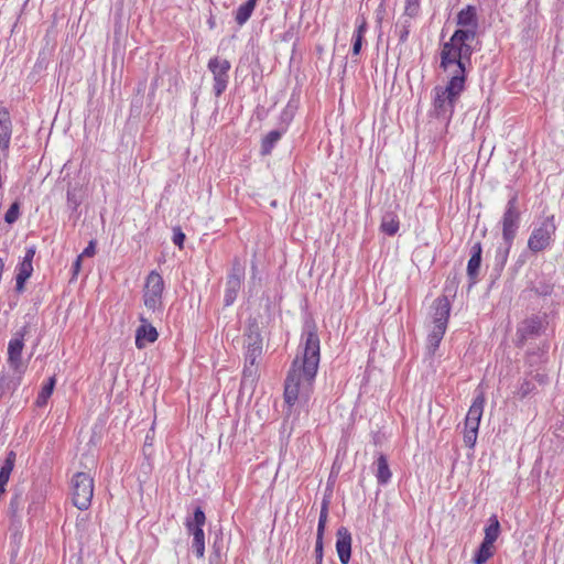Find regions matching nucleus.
<instances>
[{
  "mask_svg": "<svg viewBox=\"0 0 564 564\" xmlns=\"http://www.w3.org/2000/svg\"><path fill=\"white\" fill-rule=\"evenodd\" d=\"M20 208H21V205L19 202H14L11 204V206L4 214V221L8 225H12L19 219V217L21 215Z\"/></svg>",
  "mask_w": 564,
  "mask_h": 564,
  "instance_id": "nucleus-37",
  "label": "nucleus"
},
{
  "mask_svg": "<svg viewBox=\"0 0 564 564\" xmlns=\"http://www.w3.org/2000/svg\"><path fill=\"white\" fill-rule=\"evenodd\" d=\"M163 290V278L155 270L151 271L145 279L143 288V303L148 310L155 312L162 307Z\"/></svg>",
  "mask_w": 564,
  "mask_h": 564,
  "instance_id": "nucleus-8",
  "label": "nucleus"
},
{
  "mask_svg": "<svg viewBox=\"0 0 564 564\" xmlns=\"http://www.w3.org/2000/svg\"><path fill=\"white\" fill-rule=\"evenodd\" d=\"M87 247H89V248L96 247V241H95V240H90V241L88 242V246H87Z\"/></svg>",
  "mask_w": 564,
  "mask_h": 564,
  "instance_id": "nucleus-49",
  "label": "nucleus"
},
{
  "mask_svg": "<svg viewBox=\"0 0 564 564\" xmlns=\"http://www.w3.org/2000/svg\"><path fill=\"white\" fill-rule=\"evenodd\" d=\"M304 346L303 356L296 357L289 369L284 382V401L293 406L300 398H308L321 359V341L317 326L313 321H306L302 333Z\"/></svg>",
  "mask_w": 564,
  "mask_h": 564,
  "instance_id": "nucleus-1",
  "label": "nucleus"
},
{
  "mask_svg": "<svg viewBox=\"0 0 564 564\" xmlns=\"http://www.w3.org/2000/svg\"><path fill=\"white\" fill-rule=\"evenodd\" d=\"M246 337V349L254 348L262 349V336L260 333L259 325L256 321L248 324Z\"/></svg>",
  "mask_w": 564,
  "mask_h": 564,
  "instance_id": "nucleus-21",
  "label": "nucleus"
},
{
  "mask_svg": "<svg viewBox=\"0 0 564 564\" xmlns=\"http://www.w3.org/2000/svg\"><path fill=\"white\" fill-rule=\"evenodd\" d=\"M535 390V384L530 381V380H524L519 389H518V392L517 394L519 395L520 399H524L527 398L531 392H533Z\"/></svg>",
  "mask_w": 564,
  "mask_h": 564,
  "instance_id": "nucleus-42",
  "label": "nucleus"
},
{
  "mask_svg": "<svg viewBox=\"0 0 564 564\" xmlns=\"http://www.w3.org/2000/svg\"><path fill=\"white\" fill-rule=\"evenodd\" d=\"M355 24H356V29H355V31L352 33V37H351V41H352L351 53H352V55L356 56V55L360 54L365 34L367 33V30H368V22L364 15H358L356 18Z\"/></svg>",
  "mask_w": 564,
  "mask_h": 564,
  "instance_id": "nucleus-18",
  "label": "nucleus"
},
{
  "mask_svg": "<svg viewBox=\"0 0 564 564\" xmlns=\"http://www.w3.org/2000/svg\"><path fill=\"white\" fill-rule=\"evenodd\" d=\"M207 68L213 75V91L216 97H220L227 89L231 64L226 58L214 56L208 61Z\"/></svg>",
  "mask_w": 564,
  "mask_h": 564,
  "instance_id": "nucleus-9",
  "label": "nucleus"
},
{
  "mask_svg": "<svg viewBox=\"0 0 564 564\" xmlns=\"http://www.w3.org/2000/svg\"><path fill=\"white\" fill-rule=\"evenodd\" d=\"M140 321L142 324L137 328L135 332V346L139 349L143 348L145 344L154 343L159 337L156 328L149 324L143 316H140Z\"/></svg>",
  "mask_w": 564,
  "mask_h": 564,
  "instance_id": "nucleus-17",
  "label": "nucleus"
},
{
  "mask_svg": "<svg viewBox=\"0 0 564 564\" xmlns=\"http://www.w3.org/2000/svg\"><path fill=\"white\" fill-rule=\"evenodd\" d=\"M228 278L238 279L242 281L245 278V261H241L238 258H235L232 261L231 272Z\"/></svg>",
  "mask_w": 564,
  "mask_h": 564,
  "instance_id": "nucleus-38",
  "label": "nucleus"
},
{
  "mask_svg": "<svg viewBox=\"0 0 564 564\" xmlns=\"http://www.w3.org/2000/svg\"><path fill=\"white\" fill-rule=\"evenodd\" d=\"M531 291H533L539 296H546L552 293L553 285L546 281H539L532 285Z\"/></svg>",
  "mask_w": 564,
  "mask_h": 564,
  "instance_id": "nucleus-39",
  "label": "nucleus"
},
{
  "mask_svg": "<svg viewBox=\"0 0 564 564\" xmlns=\"http://www.w3.org/2000/svg\"><path fill=\"white\" fill-rule=\"evenodd\" d=\"M13 124L10 111L0 104V151L8 153L11 143Z\"/></svg>",
  "mask_w": 564,
  "mask_h": 564,
  "instance_id": "nucleus-12",
  "label": "nucleus"
},
{
  "mask_svg": "<svg viewBox=\"0 0 564 564\" xmlns=\"http://www.w3.org/2000/svg\"><path fill=\"white\" fill-rule=\"evenodd\" d=\"M24 373L13 371V375L0 376V399L8 392L13 393L22 382Z\"/></svg>",
  "mask_w": 564,
  "mask_h": 564,
  "instance_id": "nucleus-19",
  "label": "nucleus"
},
{
  "mask_svg": "<svg viewBox=\"0 0 564 564\" xmlns=\"http://www.w3.org/2000/svg\"><path fill=\"white\" fill-rule=\"evenodd\" d=\"M96 250L97 249H84L83 252L76 258V260L74 261V263L72 265V273H73L72 279H75L78 275L80 268H82V261L85 258L94 257L96 254Z\"/></svg>",
  "mask_w": 564,
  "mask_h": 564,
  "instance_id": "nucleus-36",
  "label": "nucleus"
},
{
  "mask_svg": "<svg viewBox=\"0 0 564 564\" xmlns=\"http://www.w3.org/2000/svg\"><path fill=\"white\" fill-rule=\"evenodd\" d=\"M377 470H376V477L378 480V484L386 485L391 479V470L388 464V459L386 455L380 454L376 462Z\"/></svg>",
  "mask_w": 564,
  "mask_h": 564,
  "instance_id": "nucleus-28",
  "label": "nucleus"
},
{
  "mask_svg": "<svg viewBox=\"0 0 564 564\" xmlns=\"http://www.w3.org/2000/svg\"><path fill=\"white\" fill-rule=\"evenodd\" d=\"M446 328L447 327H445V326L433 325V328L427 336L426 348L429 350V354H431V355L435 354V351L440 347V344L444 337Z\"/></svg>",
  "mask_w": 564,
  "mask_h": 564,
  "instance_id": "nucleus-27",
  "label": "nucleus"
},
{
  "mask_svg": "<svg viewBox=\"0 0 564 564\" xmlns=\"http://www.w3.org/2000/svg\"><path fill=\"white\" fill-rule=\"evenodd\" d=\"M328 505H329V502L326 499H324L322 502V506H321V512H319V518H318V523H317V532H316L315 551H314L315 561H317V562H319V561L323 562V557H324L323 539H324V533H325L326 523H327V519H328Z\"/></svg>",
  "mask_w": 564,
  "mask_h": 564,
  "instance_id": "nucleus-13",
  "label": "nucleus"
},
{
  "mask_svg": "<svg viewBox=\"0 0 564 564\" xmlns=\"http://www.w3.org/2000/svg\"><path fill=\"white\" fill-rule=\"evenodd\" d=\"M545 315H532L523 319L517 328V347H523L529 338L540 336L545 330Z\"/></svg>",
  "mask_w": 564,
  "mask_h": 564,
  "instance_id": "nucleus-10",
  "label": "nucleus"
},
{
  "mask_svg": "<svg viewBox=\"0 0 564 564\" xmlns=\"http://www.w3.org/2000/svg\"><path fill=\"white\" fill-rule=\"evenodd\" d=\"M206 522V516L200 507H196L193 516L186 518L185 527L189 534L193 535V552L197 557H203L205 553V534L203 527Z\"/></svg>",
  "mask_w": 564,
  "mask_h": 564,
  "instance_id": "nucleus-7",
  "label": "nucleus"
},
{
  "mask_svg": "<svg viewBox=\"0 0 564 564\" xmlns=\"http://www.w3.org/2000/svg\"><path fill=\"white\" fill-rule=\"evenodd\" d=\"M482 249H475L467 264V275L471 284L476 283L480 264Z\"/></svg>",
  "mask_w": 564,
  "mask_h": 564,
  "instance_id": "nucleus-30",
  "label": "nucleus"
},
{
  "mask_svg": "<svg viewBox=\"0 0 564 564\" xmlns=\"http://www.w3.org/2000/svg\"><path fill=\"white\" fill-rule=\"evenodd\" d=\"M421 0H405L404 15L409 18H416L420 13Z\"/></svg>",
  "mask_w": 564,
  "mask_h": 564,
  "instance_id": "nucleus-40",
  "label": "nucleus"
},
{
  "mask_svg": "<svg viewBox=\"0 0 564 564\" xmlns=\"http://www.w3.org/2000/svg\"><path fill=\"white\" fill-rule=\"evenodd\" d=\"M518 203V194L514 193L508 199L499 223L501 226L502 241L508 247L512 246L520 228L521 213L519 210Z\"/></svg>",
  "mask_w": 564,
  "mask_h": 564,
  "instance_id": "nucleus-5",
  "label": "nucleus"
},
{
  "mask_svg": "<svg viewBox=\"0 0 564 564\" xmlns=\"http://www.w3.org/2000/svg\"><path fill=\"white\" fill-rule=\"evenodd\" d=\"M457 30L447 42L441 45L440 68L446 69L453 63L464 62L470 64L475 51L473 43L477 37L479 20L475 6L463 8L456 15Z\"/></svg>",
  "mask_w": 564,
  "mask_h": 564,
  "instance_id": "nucleus-2",
  "label": "nucleus"
},
{
  "mask_svg": "<svg viewBox=\"0 0 564 564\" xmlns=\"http://www.w3.org/2000/svg\"><path fill=\"white\" fill-rule=\"evenodd\" d=\"M29 325H24L20 330H18L13 338H22L24 341V337L28 334Z\"/></svg>",
  "mask_w": 564,
  "mask_h": 564,
  "instance_id": "nucleus-47",
  "label": "nucleus"
},
{
  "mask_svg": "<svg viewBox=\"0 0 564 564\" xmlns=\"http://www.w3.org/2000/svg\"><path fill=\"white\" fill-rule=\"evenodd\" d=\"M556 231L554 215H542L533 223L528 247H547L553 242Z\"/></svg>",
  "mask_w": 564,
  "mask_h": 564,
  "instance_id": "nucleus-6",
  "label": "nucleus"
},
{
  "mask_svg": "<svg viewBox=\"0 0 564 564\" xmlns=\"http://www.w3.org/2000/svg\"><path fill=\"white\" fill-rule=\"evenodd\" d=\"M55 384H56V379L54 376L50 377L48 380L44 383V386L42 387L41 391L39 392V394L36 397V401H35V404L39 408L46 405L48 399L53 394Z\"/></svg>",
  "mask_w": 564,
  "mask_h": 564,
  "instance_id": "nucleus-33",
  "label": "nucleus"
},
{
  "mask_svg": "<svg viewBox=\"0 0 564 564\" xmlns=\"http://www.w3.org/2000/svg\"><path fill=\"white\" fill-rule=\"evenodd\" d=\"M479 424L480 422L476 420H471L467 416L465 419L464 443L469 448H474L476 444Z\"/></svg>",
  "mask_w": 564,
  "mask_h": 564,
  "instance_id": "nucleus-24",
  "label": "nucleus"
},
{
  "mask_svg": "<svg viewBox=\"0 0 564 564\" xmlns=\"http://www.w3.org/2000/svg\"><path fill=\"white\" fill-rule=\"evenodd\" d=\"M315 564H323V562L322 561H319V562L315 561Z\"/></svg>",
  "mask_w": 564,
  "mask_h": 564,
  "instance_id": "nucleus-51",
  "label": "nucleus"
},
{
  "mask_svg": "<svg viewBox=\"0 0 564 564\" xmlns=\"http://www.w3.org/2000/svg\"><path fill=\"white\" fill-rule=\"evenodd\" d=\"M285 134L283 130L274 129L268 132L262 139H261V148H260V154L262 156L270 155L278 144V142L281 140V138Z\"/></svg>",
  "mask_w": 564,
  "mask_h": 564,
  "instance_id": "nucleus-20",
  "label": "nucleus"
},
{
  "mask_svg": "<svg viewBox=\"0 0 564 564\" xmlns=\"http://www.w3.org/2000/svg\"><path fill=\"white\" fill-rule=\"evenodd\" d=\"M24 341L22 338H11L8 344V365L13 371L25 373L28 365L22 359Z\"/></svg>",
  "mask_w": 564,
  "mask_h": 564,
  "instance_id": "nucleus-11",
  "label": "nucleus"
},
{
  "mask_svg": "<svg viewBox=\"0 0 564 564\" xmlns=\"http://www.w3.org/2000/svg\"><path fill=\"white\" fill-rule=\"evenodd\" d=\"M257 377V365L251 366L250 364L245 362L243 372H242V383L250 381L253 383Z\"/></svg>",
  "mask_w": 564,
  "mask_h": 564,
  "instance_id": "nucleus-41",
  "label": "nucleus"
},
{
  "mask_svg": "<svg viewBox=\"0 0 564 564\" xmlns=\"http://www.w3.org/2000/svg\"><path fill=\"white\" fill-rule=\"evenodd\" d=\"M241 283L242 281H239L238 279L227 278L224 296L225 306H230L234 304L241 288Z\"/></svg>",
  "mask_w": 564,
  "mask_h": 564,
  "instance_id": "nucleus-29",
  "label": "nucleus"
},
{
  "mask_svg": "<svg viewBox=\"0 0 564 564\" xmlns=\"http://www.w3.org/2000/svg\"><path fill=\"white\" fill-rule=\"evenodd\" d=\"M221 550H223L221 545H219L218 542L215 541L213 544V554L209 557L210 564H215L220 561Z\"/></svg>",
  "mask_w": 564,
  "mask_h": 564,
  "instance_id": "nucleus-46",
  "label": "nucleus"
},
{
  "mask_svg": "<svg viewBox=\"0 0 564 564\" xmlns=\"http://www.w3.org/2000/svg\"><path fill=\"white\" fill-rule=\"evenodd\" d=\"M500 534V522L496 514H492L488 520V525L485 528V538L482 541L494 544Z\"/></svg>",
  "mask_w": 564,
  "mask_h": 564,
  "instance_id": "nucleus-32",
  "label": "nucleus"
},
{
  "mask_svg": "<svg viewBox=\"0 0 564 564\" xmlns=\"http://www.w3.org/2000/svg\"><path fill=\"white\" fill-rule=\"evenodd\" d=\"M23 499L21 494H14L9 503V511L12 517H15L22 506Z\"/></svg>",
  "mask_w": 564,
  "mask_h": 564,
  "instance_id": "nucleus-43",
  "label": "nucleus"
},
{
  "mask_svg": "<svg viewBox=\"0 0 564 564\" xmlns=\"http://www.w3.org/2000/svg\"><path fill=\"white\" fill-rule=\"evenodd\" d=\"M296 112V106L289 102L279 116V127L278 129L283 130L286 133L291 122L294 119Z\"/></svg>",
  "mask_w": 564,
  "mask_h": 564,
  "instance_id": "nucleus-34",
  "label": "nucleus"
},
{
  "mask_svg": "<svg viewBox=\"0 0 564 564\" xmlns=\"http://www.w3.org/2000/svg\"><path fill=\"white\" fill-rule=\"evenodd\" d=\"M35 251H36V249H28V250H26V253H25V256L23 257V259H22V260H24V261H28V260H29V262H31V263H32V262H33L34 254H35Z\"/></svg>",
  "mask_w": 564,
  "mask_h": 564,
  "instance_id": "nucleus-48",
  "label": "nucleus"
},
{
  "mask_svg": "<svg viewBox=\"0 0 564 564\" xmlns=\"http://www.w3.org/2000/svg\"><path fill=\"white\" fill-rule=\"evenodd\" d=\"M84 188L80 184L68 183L66 191L67 208L70 210V217L78 219L79 213L78 207L84 200Z\"/></svg>",
  "mask_w": 564,
  "mask_h": 564,
  "instance_id": "nucleus-16",
  "label": "nucleus"
},
{
  "mask_svg": "<svg viewBox=\"0 0 564 564\" xmlns=\"http://www.w3.org/2000/svg\"><path fill=\"white\" fill-rule=\"evenodd\" d=\"M494 544L482 541L474 554V564H485L494 555Z\"/></svg>",
  "mask_w": 564,
  "mask_h": 564,
  "instance_id": "nucleus-35",
  "label": "nucleus"
},
{
  "mask_svg": "<svg viewBox=\"0 0 564 564\" xmlns=\"http://www.w3.org/2000/svg\"><path fill=\"white\" fill-rule=\"evenodd\" d=\"M73 505L79 510H87L94 497V479L89 474L78 471L70 480Z\"/></svg>",
  "mask_w": 564,
  "mask_h": 564,
  "instance_id": "nucleus-4",
  "label": "nucleus"
},
{
  "mask_svg": "<svg viewBox=\"0 0 564 564\" xmlns=\"http://www.w3.org/2000/svg\"><path fill=\"white\" fill-rule=\"evenodd\" d=\"M256 4V0H247L238 7L235 12V21L239 26H242L247 23L254 11Z\"/></svg>",
  "mask_w": 564,
  "mask_h": 564,
  "instance_id": "nucleus-25",
  "label": "nucleus"
},
{
  "mask_svg": "<svg viewBox=\"0 0 564 564\" xmlns=\"http://www.w3.org/2000/svg\"><path fill=\"white\" fill-rule=\"evenodd\" d=\"M185 240V234L182 231L181 227L173 228L172 241L177 247H183Z\"/></svg>",
  "mask_w": 564,
  "mask_h": 564,
  "instance_id": "nucleus-45",
  "label": "nucleus"
},
{
  "mask_svg": "<svg viewBox=\"0 0 564 564\" xmlns=\"http://www.w3.org/2000/svg\"><path fill=\"white\" fill-rule=\"evenodd\" d=\"M485 403H486V398H485L484 391L480 389H477L476 395L473 400L471 405L469 406V410H468L466 416L471 420H476V421L480 422V420L482 417V413H484Z\"/></svg>",
  "mask_w": 564,
  "mask_h": 564,
  "instance_id": "nucleus-23",
  "label": "nucleus"
},
{
  "mask_svg": "<svg viewBox=\"0 0 564 564\" xmlns=\"http://www.w3.org/2000/svg\"><path fill=\"white\" fill-rule=\"evenodd\" d=\"M261 355L262 349L249 348L246 350L245 362L250 364L251 366H256L257 360L260 358Z\"/></svg>",
  "mask_w": 564,
  "mask_h": 564,
  "instance_id": "nucleus-44",
  "label": "nucleus"
},
{
  "mask_svg": "<svg viewBox=\"0 0 564 564\" xmlns=\"http://www.w3.org/2000/svg\"><path fill=\"white\" fill-rule=\"evenodd\" d=\"M400 227V221L395 213L387 212L382 216L380 229L383 234L388 236H393L398 232Z\"/></svg>",
  "mask_w": 564,
  "mask_h": 564,
  "instance_id": "nucleus-26",
  "label": "nucleus"
},
{
  "mask_svg": "<svg viewBox=\"0 0 564 564\" xmlns=\"http://www.w3.org/2000/svg\"><path fill=\"white\" fill-rule=\"evenodd\" d=\"M451 308V302L447 296L442 295L435 299L432 305L433 325L447 327Z\"/></svg>",
  "mask_w": 564,
  "mask_h": 564,
  "instance_id": "nucleus-15",
  "label": "nucleus"
},
{
  "mask_svg": "<svg viewBox=\"0 0 564 564\" xmlns=\"http://www.w3.org/2000/svg\"><path fill=\"white\" fill-rule=\"evenodd\" d=\"M33 264L31 262L22 260L17 267L15 275V290L21 293L24 291V285L28 279L32 275Z\"/></svg>",
  "mask_w": 564,
  "mask_h": 564,
  "instance_id": "nucleus-22",
  "label": "nucleus"
},
{
  "mask_svg": "<svg viewBox=\"0 0 564 564\" xmlns=\"http://www.w3.org/2000/svg\"><path fill=\"white\" fill-rule=\"evenodd\" d=\"M467 63H453L446 69L448 80L445 85H436L432 89L430 116L448 124L455 112L456 104L466 89Z\"/></svg>",
  "mask_w": 564,
  "mask_h": 564,
  "instance_id": "nucleus-3",
  "label": "nucleus"
},
{
  "mask_svg": "<svg viewBox=\"0 0 564 564\" xmlns=\"http://www.w3.org/2000/svg\"><path fill=\"white\" fill-rule=\"evenodd\" d=\"M412 18L405 17L404 14L395 23L394 34L398 36L399 43L403 44L408 41L410 30L412 28Z\"/></svg>",
  "mask_w": 564,
  "mask_h": 564,
  "instance_id": "nucleus-31",
  "label": "nucleus"
},
{
  "mask_svg": "<svg viewBox=\"0 0 564 564\" xmlns=\"http://www.w3.org/2000/svg\"><path fill=\"white\" fill-rule=\"evenodd\" d=\"M474 247L479 248V247H480V243H479V242H477V243H475V246H474Z\"/></svg>",
  "mask_w": 564,
  "mask_h": 564,
  "instance_id": "nucleus-50",
  "label": "nucleus"
},
{
  "mask_svg": "<svg viewBox=\"0 0 564 564\" xmlns=\"http://www.w3.org/2000/svg\"><path fill=\"white\" fill-rule=\"evenodd\" d=\"M351 533L346 527H339L336 532V551L339 562L348 564L351 557Z\"/></svg>",
  "mask_w": 564,
  "mask_h": 564,
  "instance_id": "nucleus-14",
  "label": "nucleus"
}]
</instances>
